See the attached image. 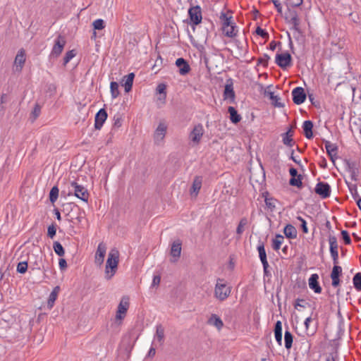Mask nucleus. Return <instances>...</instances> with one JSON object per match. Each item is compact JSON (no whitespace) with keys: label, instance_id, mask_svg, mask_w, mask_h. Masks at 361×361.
I'll return each mask as SVG.
<instances>
[{"label":"nucleus","instance_id":"c85d7f7f","mask_svg":"<svg viewBox=\"0 0 361 361\" xmlns=\"http://www.w3.org/2000/svg\"><path fill=\"white\" fill-rule=\"evenodd\" d=\"M269 194L267 191L262 192V197H264L266 206L268 209H270L271 212H273L276 208L275 203L277 202V200L274 197H269Z\"/></svg>","mask_w":361,"mask_h":361},{"label":"nucleus","instance_id":"b1692460","mask_svg":"<svg viewBox=\"0 0 361 361\" xmlns=\"http://www.w3.org/2000/svg\"><path fill=\"white\" fill-rule=\"evenodd\" d=\"M202 184V177L200 176H196L193 180L191 188H190V195H195L196 197L201 188Z\"/></svg>","mask_w":361,"mask_h":361},{"label":"nucleus","instance_id":"dca6fc26","mask_svg":"<svg viewBox=\"0 0 361 361\" xmlns=\"http://www.w3.org/2000/svg\"><path fill=\"white\" fill-rule=\"evenodd\" d=\"M108 117L107 112L105 109H100L96 114L94 117V128L100 130Z\"/></svg>","mask_w":361,"mask_h":361},{"label":"nucleus","instance_id":"79ce46f5","mask_svg":"<svg viewBox=\"0 0 361 361\" xmlns=\"http://www.w3.org/2000/svg\"><path fill=\"white\" fill-rule=\"evenodd\" d=\"M110 92L113 99L116 98L120 94L118 90V84L116 82L112 81L110 83Z\"/></svg>","mask_w":361,"mask_h":361},{"label":"nucleus","instance_id":"69168bd1","mask_svg":"<svg viewBox=\"0 0 361 361\" xmlns=\"http://www.w3.org/2000/svg\"><path fill=\"white\" fill-rule=\"evenodd\" d=\"M271 1L274 4V6L276 8L277 12L279 13H282V6H281V4L279 2V0H271Z\"/></svg>","mask_w":361,"mask_h":361},{"label":"nucleus","instance_id":"ea45409f","mask_svg":"<svg viewBox=\"0 0 361 361\" xmlns=\"http://www.w3.org/2000/svg\"><path fill=\"white\" fill-rule=\"evenodd\" d=\"M53 249L55 253L59 256L63 257L65 255V250L62 245L59 241H54L53 243Z\"/></svg>","mask_w":361,"mask_h":361},{"label":"nucleus","instance_id":"f3484780","mask_svg":"<svg viewBox=\"0 0 361 361\" xmlns=\"http://www.w3.org/2000/svg\"><path fill=\"white\" fill-rule=\"evenodd\" d=\"M293 128V127H290L286 133L281 135L283 143L288 147H293L295 144V140L293 139L294 135Z\"/></svg>","mask_w":361,"mask_h":361},{"label":"nucleus","instance_id":"13d9d810","mask_svg":"<svg viewBox=\"0 0 361 361\" xmlns=\"http://www.w3.org/2000/svg\"><path fill=\"white\" fill-rule=\"evenodd\" d=\"M255 33L264 39H268L269 37V33L265 30L260 27L259 26L257 27V28L255 30Z\"/></svg>","mask_w":361,"mask_h":361},{"label":"nucleus","instance_id":"20e7f679","mask_svg":"<svg viewBox=\"0 0 361 361\" xmlns=\"http://www.w3.org/2000/svg\"><path fill=\"white\" fill-rule=\"evenodd\" d=\"M190 24L192 25L193 30L195 26L200 24L202 20V8L200 6H192L188 11Z\"/></svg>","mask_w":361,"mask_h":361},{"label":"nucleus","instance_id":"7c9ffc66","mask_svg":"<svg viewBox=\"0 0 361 361\" xmlns=\"http://www.w3.org/2000/svg\"><path fill=\"white\" fill-rule=\"evenodd\" d=\"M228 113L230 115L231 121L234 124H237L242 119L241 116L238 113L237 110L233 106H228Z\"/></svg>","mask_w":361,"mask_h":361},{"label":"nucleus","instance_id":"4d7b16f0","mask_svg":"<svg viewBox=\"0 0 361 361\" xmlns=\"http://www.w3.org/2000/svg\"><path fill=\"white\" fill-rule=\"evenodd\" d=\"M341 238L345 245H350L351 243V238L349 233L345 230H342L341 232Z\"/></svg>","mask_w":361,"mask_h":361},{"label":"nucleus","instance_id":"39448f33","mask_svg":"<svg viewBox=\"0 0 361 361\" xmlns=\"http://www.w3.org/2000/svg\"><path fill=\"white\" fill-rule=\"evenodd\" d=\"M284 18L286 23L293 25V29L300 34H302V31L299 27L300 19L296 11L288 8L287 11L285 13Z\"/></svg>","mask_w":361,"mask_h":361},{"label":"nucleus","instance_id":"bf43d9fd","mask_svg":"<svg viewBox=\"0 0 361 361\" xmlns=\"http://www.w3.org/2000/svg\"><path fill=\"white\" fill-rule=\"evenodd\" d=\"M56 233V225L52 224L51 225L48 226L47 228V236L50 238H53Z\"/></svg>","mask_w":361,"mask_h":361},{"label":"nucleus","instance_id":"6e6552de","mask_svg":"<svg viewBox=\"0 0 361 361\" xmlns=\"http://www.w3.org/2000/svg\"><path fill=\"white\" fill-rule=\"evenodd\" d=\"M344 163L347 170L350 173L351 179L357 181L359 175V162L350 159H345Z\"/></svg>","mask_w":361,"mask_h":361},{"label":"nucleus","instance_id":"680f3d73","mask_svg":"<svg viewBox=\"0 0 361 361\" xmlns=\"http://www.w3.org/2000/svg\"><path fill=\"white\" fill-rule=\"evenodd\" d=\"M310 306V305L308 302H305V300L303 299L298 298L295 303H294V307L297 308L298 307H305V305Z\"/></svg>","mask_w":361,"mask_h":361},{"label":"nucleus","instance_id":"f257e3e1","mask_svg":"<svg viewBox=\"0 0 361 361\" xmlns=\"http://www.w3.org/2000/svg\"><path fill=\"white\" fill-rule=\"evenodd\" d=\"M119 252L116 249H112L108 255L105 267V278L109 280L116 274L119 261Z\"/></svg>","mask_w":361,"mask_h":361},{"label":"nucleus","instance_id":"4be33fe9","mask_svg":"<svg viewBox=\"0 0 361 361\" xmlns=\"http://www.w3.org/2000/svg\"><path fill=\"white\" fill-rule=\"evenodd\" d=\"M25 62V51L23 49H20L15 58L14 63L16 66L17 71H21Z\"/></svg>","mask_w":361,"mask_h":361},{"label":"nucleus","instance_id":"412c9836","mask_svg":"<svg viewBox=\"0 0 361 361\" xmlns=\"http://www.w3.org/2000/svg\"><path fill=\"white\" fill-rule=\"evenodd\" d=\"M106 252V245L103 243H100L97 247V250L95 254V263L101 265L104 262Z\"/></svg>","mask_w":361,"mask_h":361},{"label":"nucleus","instance_id":"a19ab883","mask_svg":"<svg viewBox=\"0 0 361 361\" xmlns=\"http://www.w3.org/2000/svg\"><path fill=\"white\" fill-rule=\"evenodd\" d=\"M232 16H228L227 14L224 13H221L220 16V19L223 20V26L222 28H228L230 25H231L233 23L231 22Z\"/></svg>","mask_w":361,"mask_h":361},{"label":"nucleus","instance_id":"1a4fd4ad","mask_svg":"<svg viewBox=\"0 0 361 361\" xmlns=\"http://www.w3.org/2000/svg\"><path fill=\"white\" fill-rule=\"evenodd\" d=\"M314 192L319 195L322 199H326L331 195V186L328 183L319 182L314 188Z\"/></svg>","mask_w":361,"mask_h":361},{"label":"nucleus","instance_id":"603ef678","mask_svg":"<svg viewBox=\"0 0 361 361\" xmlns=\"http://www.w3.org/2000/svg\"><path fill=\"white\" fill-rule=\"evenodd\" d=\"M27 270V262H20L17 265V271L20 274H25Z\"/></svg>","mask_w":361,"mask_h":361},{"label":"nucleus","instance_id":"c03bdc74","mask_svg":"<svg viewBox=\"0 0 361 361\" xmlns=\"http://www.w3.org/2000/svg\"><path fill=\"white\" fill-rule=\"evenodd\" d=\"M59 190L57 186L51 188L49 192V200L54 204L58 199Z\"/></svg>","mask_w":361,"mask_h":361},{"label":"nucleus","instance_id":"0e129e2a","mask_svg":"<svg viewBox=\"0 0 361 361\" xmlns=\"http://www.w3.org/2000/svg\"><path fill=\"white\" fill-rule=\"evenodd\" d=\"M59 268L61 271L65 270L67 268V262L65 259L61 258L59 262Z\"/></svg>","mask_w":361,"mask_h":361},{"label":"nucleus","instance_id":"052dcab7","mask_svg":"<svg viewBox=\"0 0 361 361\" xmlns=\"http://www.w3.org/2000/svg\"><path fill=\"white\" fill-rule=\"evenodd\" d=\"M41 112V106L39 104H36L33 109V111L31 113V115L33 117V119L35 120L40 114Z\"/></svg>","mask_w":361,"mask_h":361},{"label":"nucleus","instance_id":"bb28decb","mask_svg":"<svg viewBox=\"0 0 361 361\" xmlns=\"http://www.w3.org/2000/svg\"><path fill=\"white\" fill-rule=\"evenodd\" d=\"M274 336L277 343L279 345H282V323L281 321H277L274 325Z\"/></svg>","mask_w":361,"mask_h":361},{"label":"nucleus","instance_id":"c9c22d12","mask_svg":"<svg viewBox=\"0 0 361 361\" xmlns=\"http://www.w3.org/2000/svg\"><path fill=\"white\" fill-rule=\"evenodd\" d=\"M293 342V334L289 331L286 330L284 334L285 348L287 350H290L292 348Z\"/></svg>","mask_w":361,"mask_h":361},{"label":"nucleus","instance_id":"0eeeda50","mask_svg":"<svg viewBox=\"0 0 361 361\" xmlns=\"http://www.w3.org/2000/svg\"><path fill=\"white\" fill-rule=\"evenodd\" d=\"M275 63L282 69H286L292 65V56L288 52L276 54Z\"/></svg>","mask_w":361,"mask_h":361},{"label":"nucleus","instance_id":"de8ad7c7","mask_svg":"<svg viewBox=\"0 0 361 361\" xmlns=\"http://www.w3.org/2000/svg\"><path fill=\"white\" fill-rule=\"evenodd\" d=\"M329 245H330V251L338 250V243H337V238L336 236L329 235Z\"/></svg>","mask_w":361,"mask_h":361},{"label":"nucleus","instance_id":"37998d69","mask_svg":"<svg viewBox=\"0 0 361 361\" xmlns=\"http://www.w3.org/2000/svg\"><path fill=\"white\" fill-rule=\"evenodd\" d=\"M353 283L355 288L358 291H361V272H358L354 275Z\"/></svg>","mask_w":361,"mask_h":361},{"label":"nucleus","instance_id":"f03ea898","mask_svg":"<svg viewBox=\"0 0 361 361\" xmlns=\"http://www.w3.org/2000/svg\"><path fill=\"white\" fill-rule=\"evenodd\" d=\"M231 289L224 279L218 278L214 288V297L221 302L224 301L230 296Z\"/></svg>","mask_w":361,"mask_h":361},{"label":"nucleus","instance_id":"2eb2a0df","mask_svg":"<svg viewBox=\"0 0 361 361\" xmlns=\"http://www.w3.org/2000/svg\"><path fill=\"white\" fill-rule=\"evenodd\" d=\"M223 96L224 99H229L231 103H233L235 102V94L233 90V83L231 78L226 80Z\"/></svg>","mask_w":361,"mask_h":361},{"label":"nucleus","instance_id":"338daca9","mask_svg":"<svg viewBox=\"0 0 361 361\" xmlns=\"http://www.w3.org/2000/svg\"><path fill=\"white\" fill-rule=\"evenodd\" d=\"M331 255L333 259L334 264H338V250L336 251H330Z\"/></svg>","mask_w":361,"mask_h":361},{"label":"nucleus","instance_id":"6ab92c4d","mask_svg":"<svg viewBox=\"0 0 361 361\" xmlns=\"http://www.w3.org/2000/svg\"><path fill=\"white\" fill-rule=\"evenodd\" d=\"M176 66L179 68V73L181 75L188 74L191 70L188 62L183 58L177 59Z\"/></svg>","mask_w":361,"mask_h":361},{"label":"nucleus","instance_id":"f704fd0d","mask_svg":"<svg viewBox=\"0 0 361 361\" xmlns=\"http://www.w3.org/2000/svg\"><path fill=\"white\" fill-rule=\"evenodd\" d=\"M248 224V220L246 217L242 218L236 228V234L238 235L237 240H240L242 233L244 231V227Z\"/></svg>","mask_w":361,"mask_h":361},{"label":"nucleus","instance_id":"6e6d98bb","mask_svg":"<svg viewBox=\"0 0 361 361\" xmlns=\"http://www.w3.org/2000/svg\"><path fill=\"white\" fill-rule=\"evenodd\" d=\"M302 0H286V4L288 8H295L300 6L302 4Z\"/></svg>","mask_w":361,"mask_h":361},{"label":"nucleus","instance_id":"8fccbe9b","mask_svg":"<svg viewBox=\"0 0 361 361\" xmlns=\"http://www.w3.org/2000/svg\"><path fill=\"white\" fill-rule=\"evenodd\" d=\"M94 30H101L105 27V23L102 19H97L92 23Z\"/></svg>","mask_w":361,"mask_h":361},{"label":"nucleus","instance_id":"aec40b11","mask_svg":"<svg viewBox=\"0 0 361 361\" xmlns=\"http://www.w3.org/2000/svg\"><path fill=\"white\" fill-rule=\"evenodd\" d=\"M319 276L317 274H313L310 276L308 280V284L310 288L315 293H321L322 287L319 283Z\"/></svg>","mask_w":361,"mask_h":361},{"label":"nucleus","instance_id":"9b49d317","mask_svg":"<svg viewBox=\"0 0 361 361\" xmlns=\"http://www.w3.org/2000/svg\"><path fill=\"white\" fill-rule=\"evenodd\" d=\"M62 212L66 214L68 221L72 223H75V216H72V213L74 212H79L80 207L73 202H68L63 204Z\"/></svg>","mask_w":361,"mask_h":361},{"label":"nucleus","instance_id":"5701e85b","mask_svg":"<svg viewBox=\"0 0 361 361\" xmlns=\"http://www.w3.org/2000/svg\"><path fill=\"white\" fill-rule=\"evenodd\" d=\"M181 246L182 242L180 239L174 240L171 245L170 254L173 257L176 258V259L179 258L180 256L182 250Z\"/></svg>","mask_w":361,"mask_h":361},{"label":"nucleus","instance_id":"473e14b6","mask_svg":"<svg viewBox=\"0 0 361 361\" xmlns=\"http://www.w3.org/2000/svg\"><path fill=\"white\" fill-rule=\"evenodd\" d=\"M59 291L60 287L59 286H56L51 292L47 301V305L49 308H51L54 306V304L57 298Z\"/></svg>","mask_w":361,"mask_h":361},{"label":"nucleus","instance_id":"58836bf2","mask_svg":"<svg viewBox=\"0 0 361 361\" xmlns=\"http://www.w3.org/2000/svg\"><path fill=\"white\" fill-rule=\"evenodd\" d=\"M237 26L235 23H233L228 28H222L226 36L228 37H234L237 35Z\"/></svg>","mask_w":361,"mask_h":361},{"label":"nucleus","instance_id":"e433bc0d","mask_svg":"<svg viewBox=\"0 0 361 361\" xmlns=\"http://www.w3.org/2000/svg\"><path fill=\"white\" fill-rule=\"evenodd\" d=\"M155 338L161 345L163 344L164 341V328L161 324L157 326Z\"/></svg>","mask_w":361,"mask_h":361},{"label":"nucleus","instance_id":"9d476101","mask_svg":"<svg viewBox=\"0 0 361 361\" xmlns=\"http://www.w3.org/2000/svg\"><path fill=\"white\" fill-rule=\"evenodd\" d=\"M66 42L65 38L59 35L55 39L50 56L57 58L63 51Z\"/></svg>","mask_w":361,"mask_h":361},{"label":"nucleus","instance_id":"864d4df0","mask_svg":"<svg viewBox=\"0 0 361 361\" xmlns=\"http://www.w3.org/2000/svg\"><path fill=\"white\" fill-rule=\"evenodd\" d=\"M75 55L76 53L74 49L67 51L63 58V65H66Z\"/></svg>","mask_w":361,"mask_h":361},{"label":"nucleus","instance_id":"cd10ccee","mask_svg":"<svg viewBox=\"0 0 361 361\" xmlns=\"http://www.w3.org/2000/svg\"><path fill=\"white\" fill-rule=\"evenodd\" d=\"M313 123L312 121L307 120L304 121L302 124V128L304 131V135L307 139H312L313 137Z\"/></svg>","mask_w":361,"mask_h":361},{"label":"nucleus","instance_id":"4c0bfd02","mask_svg":"<svg viewBox=\"0 0 361 361\" xmlns=\"http://www.w3.org/2000/svg\"><path fill=\"white\" fill-rule=\"evenodd\" d=\"M302 176L300 174L294 178H290L289 180V185L291 186H295L298 188H302L303 186L302 184Z\"/></svg>","mask_w":361,"mask_h":361},{"label":"nucleus","instance_id":"393cba45","mask_svg":"<svg viewBox=\"0 0 361 361\" xmlns=\"http://www.w3.org/2000/svg\"><path fill=\"white\" fill-rule=\"evenodd\" d=\"M134 78V73H130L129 74L123 77L122 81H124V83L122 84V85L124 87L126 92H129L130 91H131Z\"/></svg>","mask_w":361,"mask_h":361},{"label":"nucleus","instance_id":"72a5a7b5","mask_svg":"<svg viewBox=\"0 0 361 361\" xmlns=\"http://www.w3.org/2000/svg\"><path fill=\"white\" fill-rule=\"evenodd\" d=\"M208 324L216 326L219 330L224 326L222 320L216 314H212L211 317L208 320Z\"/></svg>","mask_w":361,"mask_h":361},{"label":"nucleus","instance_id":"774afa93","mask_svg":"<svg viewBox=\"0 0 361 361\" xmlns=\"http://www.w3.org/2000/svg\"><path fill=\"white\" fill-rule=\"evenodd\" d=\"M332 282L331 285L333 287L336 288L340 285L341 281L339 277H331Z\"/></svg>","mask_w":361,"mask_h":361},{"label":"nucleus","instance_id":"f8f14e48","mask_svg":"<svg viewBox=\"0 0 361 361\" xmlns=\"http://www.w3.org/2000/svg\"><path fill=\"white\" fill-rule=\"evenodd\" d=\"M257 249L259 252V257L263 266L264 273L265 275H268L269 263L267 262V253L265 251L264 242L259 240Z\"/></svg>","mask_w":361,"mask_h":361},{"label":"nucleus","instance_id":"4468645a","mask_svg":"<svg viewBox=\"0 0 361 361\" xmlns=\"http://www.w3.org/2000/svg\"><path fill=\"white\" fill-rule=\"evenodd\" d=\"M292 97L294 104L297 105L304 103L307 98L304 88L301 87H295L292 91Z\"/></svg>","mask_w":361,"mask_h":361},{"label":"nucleus","instance_id":"423d86ee","mask_svg":"<svg viewBox=\"0 0 361 361\" xmlns=\"http://www.w3.org/2000/svg\"><path fill=\"white\" fill-rule=\"evenodd\" d=\"M130 298L127 295H124L122 297L117 308L116 311V317L117 319H123L126 312L129 308L130 302H129Z\"/></svg>","mask_w":361,"mask_h":361},{"label":"nucleus","instance_id":"2f4dec72","mask_svg":"<svg viewBox=\"0 0 361 361\" xmlns=\"http://www.w3.org/2000/svg\"><path fill=\"white\" fill-rule=\"evenodd\" d=\"M166 125L164 123H159L154 133V138L163 140L166 133Z\"/></svg>","mask_w":361,"mask_h":361},{"label":"nucleus","instance_id":"7ed1b4c3","mask_svg":"<svg viewBox=\"0 0 361 361\" xmlns=\"http://www.w3.org/2000/svg\"><path fill=\"white\" fill-rule=\"evenodd\" d=\"M71 185L72 188V191L68 192V195L73 194L75 197L80 199L83 202H88L90 195L87 190L83 185H79L75 181L71 182Z\"/></svg>","mask_w":361,"mask_h":361},{"label":"nucleus","instance_id":"e2e57ef3","mask_svg":"<svg viewBox=\"0 0 361 361\" xmlns=\"http://www.w3.org/2000/svg\"><path fill=\"white\" fill-rule=\"evenodd\" d=\"M283 243L281 240H272V247L274 250L278 251Z\"/></svg>","mask_w":361,"mask_h":361},{"label":"nucleus","instance_id":"5fc2aeb1","mask_svg":"<svg viewBox=\"0 0 361 361\" xmlns=\"http://www.w3.org/2000/svg\"><path fill=\"white\" fill-rule=\"evenodd\" d=\"M269 59L270 56L267 54H264L262 57L257 59V65L262 64L264 67H267Z\"/></svg>","mask_w":361,"mask_h":361},{"label":"nucleus","instance_id":"49530a36","mask_svg":"<svg viewBox=\"0 0 361 361\" xmlns=\"http://www.w3.org/2000/svg\"><path fill=\"white\" fill-rule=\"evenodd\" d=\"M166 85L164 83H160L157 87V92L160 94L159 99H165L166 97Z\"/></svg>","mask_w":361,"mask_h":361},{"label":"nucleus","instance_id":"a211bd4d","mask_svg":"<svg viewBox=\"0 0 361 361\" xmlns=\"http://www.w3.org/2000/svg\"><path fill=\"white\" fill-rule=\"evenodd\" d=\"M325 148L326 150V153L329 157L331 161L334 163L335 159L337 158L338 153V146L336 144H332L329 141L326 140L325 142Z\"/></svg>","mask_w":361,"mask_h":361},{"label":"nucleus","instance_id":"a878e982","mask_svg":"<svg viewBox=\"0 0 361 361\" xmlns=\"http://www.w3.org/2000/svg\"><path fill=\"white\" fill-rule=\"evenodd\" d=\"M283 233L287 238L295 239L297 238L298 231L292 224H287L283 228Z\"/></svg>","mask_w":361,"mask_h":361},{"label":"nucleus","instance_id":"3c124183","mask_svg":"<svg viewBox=\"0 0 361 361\" xmlns=\"http://www.w3.org/2000/svg\"><path fill=\"white\" fill-rule=\"evenodd\" d=\"M334 266L331 273V277H340L342 274V268L338 264H334Z\"/></svg>","mask_w":361,"mask_h":361},{"label":"nucleus","instance_id":"c756f323","mask_svg":"<svg viewBox=\"0 0 361 361\" xmlns=\"http://www.w3.org/2000/svg\"><path fill=\"white\" fill-rule=\"evenodd\" d=\"M264 94L269 97L274 106L279 108L284 106V104L280 102L281 98L279 96L274 95L273 92L265 91Z\"/></svg>","mask_w":361,"mask_h":361},{"label":"nucleus","instance_id":"a18cd8bd","mask_svg":"<svg viewBox=\"0 0 361 361\" xmlns=\"http://www.w3.org/2000/svg\"><path fill=\"white\" fill-rule=\"evenodd\" d=\"M346 183L348 185V189H349V190L350 192V194H351L353 198L357 202V199L359 197H360L359 196L358 192H357V185L356 184L348 183V182H346Z\"/></svg>","mask_w":361,"mask_h":361},{"label":"nucleus","instance_id":"ddd939ff","mask_svg":"<svg viewBox=\"0 0 361 361\" xmlns=\"http://www.w3.org/2000/svg\"><path fill=\"white\" fill-rule=\"evenodd\" d=\"M204 133L203 126L201 123H198L194 126L190 133L189 137L194 144L198 145L200 142Z\"/></svg>","mask_w":361,"mask_h":361},{"label":"nucleus","instance_id":"09e8293b","mask_svg":"<svg viewBox=\"0 0 361 361\" xmlns=\"http://www.w3.org/2000/svg\"><path fill=\"white\" fill-rule=\"evenodd\" d=\"M122 121H123V120H122L121 115L119 114H116L114 116V123H113L111 130L120 128L122 125Z\"/></svg>","mask_w":361,"mask_h":361}]
</instances>
